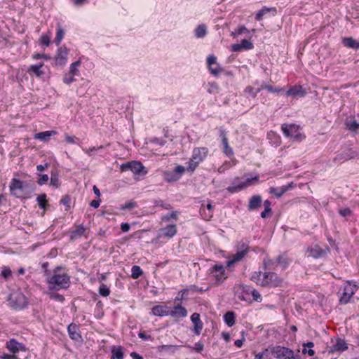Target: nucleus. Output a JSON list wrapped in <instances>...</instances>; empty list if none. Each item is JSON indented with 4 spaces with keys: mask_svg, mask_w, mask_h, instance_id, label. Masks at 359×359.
<instances>
[{
    "mask_svg": "<svg viewBox=\"0 0 359 359\" xmlns=\"http://www.w3.org/2000/svg\"><path fill=\"white\" fill-rule=\"evenodd\" d=\"M60 266H57L54 269V273L48 278V283L50 289L59 290L60 289H67L69 286L70 278L66 273H60Z\"/></svg>",
    "mask_w": 359,
    "mask_h": 359,
    "instance_id": "nucleus-1",
    "label": "nucleus"
},
{
    "mask_svg": "<svg viewBox=\"0 0 359 359\" xmlns=\"http://www.w3.org/2000/svg\"><path fill=\"white\" fill-rule=\"evenodd\" d=\"M270 351L276 359H301L299 354H295L294 351L285 346H276L270 348Z\"/></svg>",
    "mask_w": 359,
    "mask_h": 359,
    "instance_id": "nucleus-2",
    "label": "nucleus"
},
{
    "mask_svg": "<svg viewBox=\"0 0 359 359\" xmlns=\"http://www.w3.org/2000/svg\"><path fill=\"white\" fill-rule=\"evenodd\" d=\"M208 149L205 147L195 148L193 150L192 157L189 161L188 170L194 172L198 164L206 157Z\"/></svg>",
    "mask_w": 359,
    "mask_h": 359,
    "instance_id": "nucleus-3",
    "label": "nucleus"
},
{
    "mask_svg": "<svg viewBox=\"0 0 359 359\" xmlns=\"http://www.w3.org/2000/svg\"><path fill=\"white\" fill-rule=\"evenodd\" d=\"M356 285H352L349 281L344 283L339 291V303L341 304H346L348 303L352 296L356 292Z\"/></svg>",
    "mask_w": 359,
    "mask_h": 359,
    "instance_id": "nucleus-4",
    "label": "nucleus"
},
{
    "mask_svg": "<svg viewBox=\"0 0 359 359\" xmlns=\"http://www.w3.org/2000/svg\"><path fill=\"white\" fill-rule=\"evenodd\" d=\"M283 279L280 278L276 273L264 272L262 275V279L260 285L269 287H275L280 285Z\"/></svg>",
    "mask_w": 359,
    "mask_h": 359,
    "instance_id": "nucleus-5",
    "label": "nucleus"
},
{
    "mask_svg": "<svg viewBox=\"0 0 359 359\" xmlns=\"http://www.w3.org/2000/svg\"><path fill=\"white\" fill-rule=\"evenodd\" d=\"M281 129L286 137H293L296 140H302L305 136L300 133L299 128L296 124H283Z\"/></svg>",
    "mask_w": 359,
    "mask_h": 359,
    "instance_id": "nucleus-6",
    "label": "nucleus"
},
{
    "mask_svg": "<svg viewBox=\"0 0 359 359\" xmlns=\"http://www.w3.org/2000/svg\"><path fill=\"white\" fill-rule=\"evenodd\" d=\"M185 172V168L182 165H177L172 170L163 172V179L168 182H173L178 180L182 174Z\"/></svg>",
    "mask_w": 359,
    "mask_h": 359,
    "instance_id": "nucleus-7",
    "label": "nucleus"
},
{
    "mask_svg": "<svg viewBox=\"0 0 359 359\" xmlns=\"http://www.w3.org/2000/svg\"><path fill=\"white\" fill-rule=\"evenodd\" d=\"M9 302L11 306L15 309H23L28 304L26 297L21 292L11 294L9 297Z\"/></svg>",
    "mask_w": 359,
    "mask_h": 359,
    "instance_id": "nucleus-8",
    "label": "nucleus"
},
{
    "mask_svg": "<svg viewBox=\"0 0 359 359\" xmlns=\"http://www.w3.org/2000/svg\"><path fill=\"white\" fill-rule=\"evenodd\" d=\"M259 178V175H257L254 177H248L245 182H241L236 185H234L235 182H233V185L228 187L226 190L231 194L239 192L243 189L252 185L253 182H257Z\"/></svg>",
    "mask_w": 359,
    "mask_h": 359,
    "instance_id": "nucleus-9",
    "label": "nucleus"
},
{
    "mask_svg": "<svg viewBox=\"0 0 359 359\" xmlns=\"http://www.w3.org/2000/svg\"><path fill=\"white\" fill-rule=\"evenodd\" d=\"M68 53L69 49L66 46L59 47L55 57V65L60 67L65 65L67 62Z\"/></svg>",
    "mask_w": 359,
    "mask_h": 359,
    "instance_id": "nucleus-10",
    "label": "nucleus"
},
{
    "mask_svg": "<svg viewBox=\"0 0 359 359\" xmlns=\"http://www.w3.org/2000/svg\"><path fill=\"white\" fill-rule=\"evenodd\" d=\"M11 194L19 198L24 189V183L18 179L13 178L9 185Z\"/></svg>",
    "mask_w": 359,
    "mask_h": 359,
    "instance_id": "nucleus-11",
    "label": "nucleus"
},
{
    "mask_svg": "<svg viewBox=\"0 0 359 359\" xmlns=\"http://www.w3.org/2000/svg\"><path fill=\"white\" fill-rule=\"evenodd\" d=\"M207 63L210 72L215 76H218L223 71L222 68L217 62V58L214 55H209L208 57Z\"/></svg>",
    "mask_w": 359,
    "mask_h": 359,
    "instance_id": "nucleus-12",
    "label": "nucleus"
},
{
    "mask_svg": "<svg viewBox=\"0 0 359 359\" xmlns=\"http://www.w3.org/2000/svg\"><path fill=\"white\" fill-rule=\"evenodd\" d=\"M210 270V273L215 277L217 282L222 283L226 279L225 269L222 265L215 264Z\"/></svg>",
    "mask_w": 359,
    "mask_h": 359,
    "instance_id": "nucleus-13",
    "label": "nucleus"
},
{
    "mask_svg": "<svg viewBox=\"0 0 359 359\" xmlns=\"http://www.w3.org/2000/svg\"><path fill=\"white\" fill-rule=\"evenodd\" d=\"M6 347L13 354H15L20 351H26L25 346L22 343L17 341L15 339H11L7 341Z\"/></svg>",
    "mask_w": 359,
    "mask_h": 359,
    "instance_id": "nucleus-14",
    "label": "nucleus"
},
{
    "mask_svg": "<svg viewBox=\"0 0 359 359\" xmlns=\"http://www.w3.org/2000/svg\"><path fill=\"white\" fill-rule=\"evenodd\" d=\"M254 47L253 43L248 40L243 39L240 43H234L231 46V50L234 52H239L242 50H250Z\"/></svg>",
    "mask_w": 359,
    "mask_h": 359,
    "instance_id": "nucleus-15",
    "label": "nucleus"
},
{
    "mask_svg": "<svg viewBox=\"0 0 359 359\" xmlns=\"http://www.w3.org/2000/svg\"><path fill=\"white\" fill-rule=\"evenodd\" d=\"M191 320L194 325L193 331L196 335H199L203 329V324L200 318V315L197 313H194L191 316Z\"/></svg>",
    "mask_w": 359,
    "mask_h": 359,
    "instance_id": "nucleus-16",
    "label": "nucleus"
},
{
    "mask_svg": "<svg viewBox=\"0 0 359 359\" xmlns=\"http://www.w3.org/2000/svg\"><path fill=\"white\" fill-rule=\"evenodd\" d=\"M169 316L173 318H184L187 316V310L181 305H176L169 311Z\"/></svg>",
    "mask_w": 359,
    "mask_h": 359,
    "instance_id": "nucleus-17",
    "label": "nucleus"
},
{
    "mask_svg": "<svg viewBox=\"0 0 359 359\" xmlns=\"http://www.w3.org/2000/svg\"><path fill=\"white\" fill-rule=\"evenodd\" d=\"M67 331L69 337L74 341H80L82 339L81 334L79 332V327L75 323H71L67 327Z\"/></svg>",
    "mask_w": 359,
    "mask_h": 359,
    "instance_id": "nucleus-18",
    "label": "nucleus"
},
{
    "mask_svg": "<svg viewBox=\"0 0 359 359\" xmlns=\"http://www.w3.org/2000/svg\"><path fill=\"white\" fill-rule=\"evenodd\" d=\"M262 202L259 195H255L250 198L248 208L250 211L257 210L261 207Z\"/></svg>",
    "mask_w": 359,
    "mask_h": 359,
    "instance_id": "nucleus-19",
    "label": "nucleus"
},
{
    "mask_svg": "<svg viewBox=\"0 0 359 359\" xmlns=\"http://www.w3.org/2000/svg\"><path fill=\"white\" fill-rule=\"evenodd\" d=\"M57 133L55 130H48L41 132L34 135L35 140H39L42 142H47L50 140L51 136L56 135Z\"/></svg>",
    "mask_w": 359,
    "mask_h": 359,
    "instance_id": "nucleus-20",
    "label": "nucleus"
},
{
    "mask_svg": "<svg viewBox=\"0 0 359 359\" xmlns=\"http://www.w3.org/2000/svg\"><path fill=\"white\" fill-rule=\"evenodd\" d=\"M169 311L170 309L166 306L157 305L152 308L151 313L154 316L161 317L164 316H169Z\"/></svg>",
    "mask_w": 359,
    "mask_h": 359,
    "instance_id": "nucleus-21",
    "label": "nucleus"
},
{
    "mask_svg": "<svg viewBox=\"0 0 359 359\" xmlns=\"http://www.w3.org/2000/svg\"><path fill=\"white\" fill-rule=\"evenodd\" d=\"M306 95V91L301 86H292L287 92V96H299L304 97Z\"/></svg>",
    "mask_w": 359,
    "mask_h": 359,
    "instance_id": "nucleus-22",
    "label": "nucleus"
},
{
    "mask_svg": "<svg viewBox=\"0 0 359 359\" xmlns=\"http://www.w3.org/2000/svg\"><path fill=\"white\" fill-rule=\"evenodd\" d=\"M86 229L83 226V225L81 224L76 226V229L74 230L70 235V240L74 241L78 238H81L82 236H86Z\"/></svg>",
    "mask_w": 359,
    "mask_h": 359,
    "instance_id": "nucleus-23",
    "label": "nucleus"
},
{
    "mask_svg": "<svg viewBox=\"0 0 359 359\" xmlns=\"http://www.w3.org/2000/svg\"><path fill=\"white\" fill-rule=\"evenodd\" d=\"M342 44L346 47L353 49H359V41L352 37H344L342 39Z\"/></svg>",
    "mask_w": 359,
    "mask_h": 359,
    "instance_id": "nucleus-24",
    "label": "nucleus"
},
{
    "mask_svg": "<svg viewBox=\"0 0 359 359\" xmlns=\"http://www.w3.org/2000/svg\"><path fill=\"white\" fill-rule=\"evenodd\" d=\"M131 172H133L135 175H145L147 173V170L143 164L141 162L135 161H133Z\"/></svg>",
    "mask_w": 359,
    "mask_h": 359,
    "instance_id": "nucleus-25",
    "label": "nucleus"
},
{
    "mask_svg": "<svg viewBox=\"0 0 359 359\" xmlns=\"http://www.w3.org/2000/svg\"><path fill=\"white\" fill-rule=\"evenodd\" d=\"M348 348L347 344L344 339H338L336 343L331 347V351L343 352Z\"/></svg>",
    "mask_w": 359,
    "mask_h": 359,
    "instance_id": "nucleus-26",
    "label": "nucleus"
},
{
    "mask_svg": "<svg viewBox=\"0 0 359 359\" xmlns=\"http://www.w3.org/2000/svg\"><path fill=\"white\" fill-rule=\"evenodd\" d=\"M163 234L165 237L172 238L177 233V228L175 224L168 225L161 229Z\"/></svg>",
    "mask_w": 359,
    "mask_h": 359,
    "instance_id": "nucleus-27",
    "label": "nucleus"
},
{
    "mask_svg": "<svg viewBox=\"0 0 359 359\" xmlns=\"http://www.w3.org/2000/svg\"><path fill=\"white\" fill-rule=\"evenodd\" d=\"M276 262H277V264L279 265L283 269H286L290 264L289 259L287 258V255L285 253L278 255L276 259Z\"/></svg>",
    "mask_w": 359,
    "mask_h": 359,
    "instance_id": "nucleus-28",
    "label": "nucleus"
},
{
    "mask_svg": "<svg viewBox=\"0 0 359 359\" xmlns=\"http://www.w3.org/2000/svg\"><path fill=\"white\" fill-rule=\"evenodd\" d=\"M346 126L348 130L358 133L359 129V122L353 117L346 121Z\"/></svg>",
    "mask_w": 359,
    "mask_h": 359,
    "instance_id": "nucleus-29",
    "label": "nucleus"
},
{
    "mask_svg": "<svg viewBox=\"0 0 359 359\" xmlns=\"http://www.w3.org/2000/svg\"><path fill=\"white\" fill-rule=\"evenodd\" d=\"M308 250L310 253V255L315 259L323 257L325 253L324 250L318 245H315L313 248H311Z\"/></svg>",
    "mask_w": 359,
    "mask_h": 359,
    "instance_id": "nucleus-30",
    "label": "nucleus"
},
{
    "mask_svg": "<svg viewBox=\"0 0 359 359\" xmlns=\"http://www.w3.org/2000/svg\"><path fill=\"white\" fill-rule=\"evenodd\" d=\"M111 359H123V352L121 346H113L111 348Z\"/></svg>",
    "mask_w": 359,
    "mask_h": 359,
    "instance_id": "nucleus-31",
    "label": "nucleus"
},
{
    "mask_svg": "<svg viewBox=\"0 0 359 359\" xmlns=\"http://www.w3.org/2000/svg\"><path fill=\"white\" fill-rule=\"evenodd\" d=\"M43 66V63L41 62L38 65H31L29 69V72H33L37 76H41L44 72L41 70V68Z\"/></svg>",
    "mask_w": 359,
    "mask_h": 359,
    "instance_id": "nucleus-32",
    "label": "nucleus"
},
{
    "mask_svg": "<svg viewBox=\"0 0 359 359\" xmlns=\"http://www.w3.org/2000/svg\"><path fill=\"white\" fill-rule=\"evenodd\" d=\"M271 205V203L269 200H266L264 201V210L261 212L262 218H267L271 216V211H272Z\"/></svg>",
    "mask_w": 359,
    "mask_h": 359,
    "instance_id": "nucleus-33",
    "label": "nucleus"
},
{
    "mask_svg": "<svg viewBox=\"0 0 359 359\" xmlns=\"http://www.w3.org/2000/svg\"><path fill=\"white\" fill-rule=\"evenodd\" d=\"M224 320L225 323L229 326L231 327L235 323V314L233 312L228 311L224 316Z\"/></svg>",
    "mask_w": 359,
    "mask_h": 359,
    "instance_id": "nucleus-34",
    "label": "nucleus"
},
{
    "mask_svg": "<svg viewBox=\"0 0 359 359\" xmlns=\"http://www.w3.org/2000/svg\"><path fill=\"white\" fill-rule=\"evenodd\" d=\"M65 36V31L62 28L60 24H57V33L56 36L55 38V43L57 46H59Z\"/></svg>",
    "mask_w": 359,
    "mask_h": 359,
    "instance_id": "nucleus-35",
    "label": "nucleus"
},
{
    "mask_svg": "<svg viewBox=\"0 0 359 359\" xmlns=\"http://www.w3.org/2000/svg\"><path fill=\"white\" fill-rule=\"evenodd\" d=\"M245 255H246L243 252L237 250L236 253L233 255L232 259L228 262V265L230 266L234 263L240 262Z\"/></svg>",
    "mask_w": 359,
    "mask_h": 359,
    "instance_id": "nucleus-36",
    "label": "nucleus"
},
{
    "mask_svg": "<svg viewBox=\"0 0 359 359\" xmlns=\"http://www.w3.org/2000/svg\"><path fill=\"white\" fill-rule=\"evenodd\" d=\"M223 145V152L228 156L231 157L233 155V151L232 148L229 145L228 139L224 138V141L222 142Z\"/></svg>",
    "mask_w": 359,
    "mask_h": 359,
    "instance_id": "nucleus-37",
    "label": "nucleus"
},
{
    "mask_svg": "<svg viewBox=\"0 0 359 359\" xmlns=\"http://www.w3.org/2000/svg\"><path fill=\"white\" fill-rule=\"evenodd\" d=\"M207 34V29L205 25H198L195 29V36L197 38H203Z\"/></svg>",
    "mask_w": 359,
    "mask_h": 359,
    "instance_id": "nucleus-38",
    "label": "nucleus"
},
{
    "mask_svg": "<svg viewBox=\"0 0 359 359\" xmlns=\"http://www.w3.org/2000/svg\"><path fill=\"white\" fill-rule=\"evenodd\" d=\"M270 11H273L275 13L276 12V8H267L264 6L255 15V19L258 21H260L262 19V17Z\"/></svg>",
    "mask_w": 359,
    "mask_h": 359,
    "instance_id": "nucleus-39",
    "label": "nucleus"
},
{
    "mask_svg": "<svg viewBox=\"0 0 359 359\" xmlns=\"http://www.w3.org/2000/svg\"><path fill=\"white\" fill-rule=\"evenodd\" d=\"M276 263L277 262H276V260L269 259L268 257L265 258L263 261L264 270L274 269Z\"/></svg>",
    "mask_w": 359,
    "mask_h": 359,
    "instance_id": "nucleus-40",
    "label": "nucleus"
},
{
    "mask_svg": "<svg viewBox=\"0 0 359 359\" xmlns=\"http://www.w3.org/2000/svg\"><path fill=\"white\" fill-rule=\"evenodd\" d=\"M143 273V271L140 268V266L137 265H135L132 267L131 269V277L133 279L138 278Z\"/></svg>",
    "mask_w": 359,
    "mask_h": 359,
    "instance_id": "nucleus-41",
    "label": "nucleus"
},
{
    "mask_svg": "<svg viewBox=\"0 0 359 359\" xmlns=\"http://www.w3.org/2000/svg\"><path fill=\"white\" fill-rule=\"evenodd\" d=\"M288 190V187L287 186H283L280 188L279 191L276 188L271 187L270 193L273 194L276 197H280L285 192Z\"/></svg>",
    "mask_w": 359,
    "mask_h": 359,
    "instance_id": "nucleus-42",
    "label": "nucleus"
},
{
    "mask_svg": "<svg viewBox=\"0 0 359 359\" xmlns=\"http://www.w3.org/2000/svg\"><path fill=\"white\" fill-rule=\"evenodd\" d=\"M81 65V61L80 60H77L73 63L71 64L70 65V67H69V74H72V75H79V71L78 69V67L80 66Z\"/></svg>",
    "mask_w": 359,
    "mask_h": 359,
    "instance_id": "nucleus-43",
    "label": "nucleus"
},
{
    "mask_svg": "<svg viewBox=\"0 0 359 359\" xmlns=\"http://www.w3.org/2000/svg\"><path fill=\"white\" fill-rule=\"evenodd\" d=\"M237 250L243 252L247 255L249 252V244L245 241H241L237 245Z\"/></svg>",
    "mask_w": 359,
    "mask_h": 359,
    "instance_id": "nucleus-44",
    "label": "nucleus"
},
{
    "mask_svg": "<svg viewBox=\"0 0 359 359\" xmlns=\"http://www.w3.org/2000/svg\"><path fill=\"white\" fill-rule=\"evenodd\" d=\"M200 214H201V217H203V219H204L206 221H209L212 217V215L210 213V212H208L205 209L203 204H202L201 206Z\"/></svg>",
    "mask_w": 359,
    "mask_h": 359,
    "instance_id": "nucleus-45",
    "label": "nucleus"
},
{
    "mask_svg": "<svg viewBox=\"0 0 359 359\" xmlns=\"http://www.w3.org/2000/svg\"><path fill=\"white\" fill-rule=\"evenodd\" d=\"M36 201L41 209L46 208V195L45 194L39 195L36 198Z\"/></svg>",
    "mask_w": 359,
    "mask_h": 359,
    "instance_id": "nucleus-46",
    "label": "nucleus"
},
{
    "mask_svg": "<svg viewBox=\"0 0 359 359\" xmlns=\"http://www.w3.org/2000/svg\"><path fill=\"white\" fill-rule=\"evenodd\" d=\"M248 32V29L244 25H242L240 26L238 29H236L234 32H232L231 36L235 38L243 33Z\"/></svg>",
    "mask_w": 359,
    "mask_h": 359,
    "instance_id": "nucleus-47",
    "label": "nucleus"
},
{
    "mask_svg": "<svg viewBox=\"0 0 359 359\" xmlns=\"http://www.w3.org/2000/svg\"><path fill=\"white\" fill-rule=\"evenodd\" d=\"M99 294L102 297H108L110 294L109 288L104 283H102L99 287Z\"/></svg>",
    "mask_w": 359,
    "mask_h": 359,
    "instance_id": "nucleus-48",
    "label": "nucleus"
},
{
    "mask_svg": "<svg viewBox=\"0 0 359 359\" xmlns=\"http://www.w3.org/2000/svg\"><path fill=\"white\" fill-rule=\"evenodd\" d=\"M261 89H265L271 93H279L283 90L281 88H273V86L268 85L266 83H262L261 85Z\"/></svg>",
    "mask_w": 359,
    "mask_h": 359,
    "instance_id": "nucleus-49",
    "label": "nucleus"
},
{
    "mask_svg": "<svg viewBox=\"0 0 359 359\" xmlns=\"http://www.w3.org/2000/svg\"><path fill=\"white\" fill-rule=\"evenodd\" d=\"M62 80L63 82L67 85H69L70 83L76 81V79H74V75L69 74V72L65 74Z\"/></svg>",
    "mask_w": 359,
    "mask_h": 359,
    "instance_id": "nucleus-50",
    "label": "nucleus"
},
{
    "mask_svg": "<svg viewBox=\"0 0 359 359\" xmlns=\"http://www.w3.org/2000/svg\"><path fill=\"white\" fill-rule=\"evenodd\" d=\"M262 275L263 273L261 271L255 272L252 276L251 280L260 285V282L262 279Z\"/></svg>",
    "mask_w": 359,
    "mask_h": 359,
    "instance_id": "nucleus-51",
    "label": "nucleus"
},
{
    "mask_svg": "<svg viewBox=\"0 0 359 359\" xmlns=\"http://www.w3.org/2000/svg\"><path fill=\"white\" fill-rule=\"evenodd\" d=\"M133 165V161L123 163L120 166V170L121 172H125V171H128V170L131 171Z\"/></svg>",
    "mask_w": 359,
    "mask_h": 359,
    "instance_id": "nucleus-52",
    "label": "nucleus"
},
{
    "mask_svg": "<svg viewBox=\"0 0 359 359\" xmlns=\"http://www.w3.org/2000/svg\"><path fill=\"white\" fill-rule=\"evenodd\" d=\"M2 277H4L6 280H7L11 275V270L8 266H4L1 274Z\"/></svg>",
    "mask_w": 359,
    "mask_h": 359,
    "instance_id": "nucleus-53",
    "label": "nucleus"
},
{
    "mask_svg": "<svg viewBox=\"0 0 359 359\" xmlns=\"http://www.w3.org/2000/svg\"><path fill=\"white\" fill-rule=\"evenodd\" d=\"M244 92L247 94H248L250 96H251L252 98H255L257 96V92H255V90L252 86H247L245 88Z\"/></svg>",
    "mask_w": 359,
    "mask_h": 359,
    "instance_id": "nucleus-54",
    "label": "nucleus"
},
{
    "mask_svg": "<svg viewBox=\"0 0 359 359\" xmlns=\"http://www.w3.org/2000/svg\"><path fill=\"white\" fill-rule=\"evenodd\" d=\"M339 214L342 217H348L352 215V211L350 208H342L339 210Z\"/></svg>",
    "mask_w": 359,
    "mask_h": 359,
    "instance_id": "nucleus-55",
    "label": "nucleus"
},
{
    "mask_svg": "<svg viewBox=\"0 0 359 359\" xmlns=\"http://www.w3.org/2000/svg\"><path fill=\"white\" fill-rule=\"evenodd\" d=\"M50 36L43 35L40 38V43L46 46H48L50 44Z\"/></svg>",
    "mask_w": 359,
    "mask_h": 359,
    "instance_id": "nucleus-56",
    "label": "nucleus"
},
{
    "mask_svg": "<svg viewBox=\"0 0 359 359\" xmlns=\"http://www.w3.org/2000/svg\"><path fill=\"white\" fill-rule=\"evenodd\" d=\"M70 202L71 198L69 196H65L60 200V204H62L63 205L66 206L67 209L69 208L70 207Z\"/></svg>",
    "mask_w": 359,
    "mask_h": 359,
    "instance_id": "nucleus-57",
    "label": "nucleus"
},
{
    "mask_svg": "<svg viewBox=\"0 0 359 359\" xmlns=\"http://www.w3.org/2000/svg\"><path fill=\"white\" fill-rule=\"evenodd\" d=\"M40 175V178L37 180V183H38V184L41 186L48 181L49 177H48V175H46V174H43V175Z\"/></svg>",
    "mask_w": 359,
    "mask_h": 359,
    "instance_id": "nucleus-58",
    "label": "nucleus"
},
{
    "mask_svg": "<svg viewBox=\"0 0 359 359\" xmlns=\"http://www.w3.org/2000/svg\"><path fill=\"white\" fill-rule=\"evenodd\" d=\"M50 185L57 188L60 185L59 179L56 175H52L50 178Z\"/></svg>",
    "mask_w": 359,
    "mask_h": 359,
    "instance_id": "nucleus-59",
    "label": "nucleus"
},
{
    "mask_svg": "<svg viewBox=\"0 0 359 359\" xmlns=\"http://www.w3.org/2000/svg\"><path fill=\"white\" fill-rule=\"evenodd\" d=\"M171 218H173L175 219H177V215H176V212H172L170 214H168L166 215H164L163 217H162V220L163 221H165V222H168L169 221Z\"/></svg>",
    "mask_w": 359,
    "mask_h": 359,
    "instance_id": "nucleus-60",
    "label": "nucleus"
},
{
    "mask_svg": "<svg viewBox=\"0 0 359 359\" xmlns=\"http://www.w3.org/2000/svg\"><path fill=\"white\" fill-rule=\"evenodd\" d=\"M356 156L357 154L355 151L350 150L348 153L344 154V161L352 159Z\"/></svg>",
    "mask_w": 359,
    "mask_h": 359,
    "instance_id": "nucleus-61",
    "label": "nucleus"
},
{
    "mask_svg": "<svg viewBox=\"0 0 359 359\" xmlns=\"http://www.w3.org/2000/svg\"><path fill=\"white\" fill-rule=\"evenodd\" d=\"M136 206V203L135 202H130V203H125L123 205H122L121 207V210H131L133 208H134Z\"/></svg>",
    "mask_w": 359,
    "mask_h": 359,
    "instance_id": "nucleus-62",
    "label": "nucleus"
},
{
    "mask_svg": "<svg viewBox=\"0 0 359 359\" xmlns=\"http://www.w3.org/2000/svg\"><path fill=\"white\" fill-rule=\"evenodd\" d=\"M252 296L255 301H256V302L262 301V296L259 294V292L258 291H257L256 290H254L252 291Z\"/></svg>",
    "mask_w": 359,
    "mask_h": 359,
    "instance_id": "nucleus-63",
    "label": "nucleus"
},
{
    "mask_svg": "<svg viewBox=\"0 0 359 359\" xmlns=\"http://www.w3.org/2000/svg\"><path fill=\"white\" fill-rule=\"evenodd\" d=\"M203 347H204L203 344L201 341H198L195 344L194 349L197 353H201L203 350Z\"/></svg>",
    "mask_w": 359,
    "mask_h": 359,
    "instance_id": "nucleus-64",
    "label": "nucleus"
}]
</instances>
